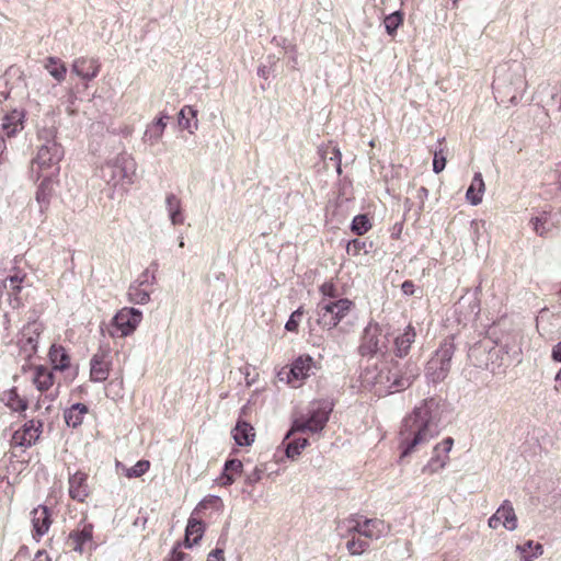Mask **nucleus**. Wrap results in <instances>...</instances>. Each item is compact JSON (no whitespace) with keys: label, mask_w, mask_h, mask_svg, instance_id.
<instances>
[{"label":"nucleus","mask_w":561,"mask_h":561,"mask_svg":"<svg viewBox=\"0 0 561 561\" xmlns=\"http://www.w3.org/2000/svg\"><path fill=\"white\" fill-rule=\"evenodd\" d=\"M442 415L443 405L435 398L425 399L414 407L403 419L399 432L400 460L438 436Z\"/></svg>","instance_id":"obj_1"},{"label":"nucleus","mask_w":561,"mask_h":561,"mask_svg":"<svg viewBox=\"0 0 561 561\" xmlns=\"http://www.w3.org/2000/svg\"><path fill=\"white\" fill-rule=\"evenodd\" d=\"M419 375L420 369L416 363L393 360L377 373L374 369H366L362 377L363 382L375 387L379 394H387L408 389Z\"/></svg>","instance_id":"obj_2"},{"label":"nucleus","mask_w":561,"mask_h":561,"mask_svg":"<svg viewBox=\"0 0 561 561\" xmlns=\"http://www.w3.org/2000/svg\"><path fill=\"white\" fill-rule=\"evenodd\" d=\"M56 137L57 128L55 126H45L38 129L39 145L36 156L31 162L32 179L38 181L41 176H57L59 174L65 151Z\"/></svg>","instance_id":"obj_3"},{"label":"nucleus","mask_w":561,"mask_h":561,"mask_svg":"<svg viewBox=\"0 0 561 561\" xmlns=\"http://www.w3.org/2000/svg\"><path fill=\"white\" fill-rule=\"evenodd\" d=\"M332 410L333 403L328 399L310 402L307 413L301 414L293 421L285 439H288L295 433H320L325 427Z\"/></svg>","instance_id":"obj_4"},{"label":"nucleus","mask_w":561,"mask_h":561,"mask_svg":"<svg viewBox=\"0 0 561 561\" xmlns=\"http://www.w3.org/2000/svg\"><path fill=\"white\" fill-rule=\"evenodd\" d=\"M389 526L379 518H363L354 515L336 525L337 535L347 538L350 535L357 534L370 540H377L385 537L389 533Z\"/></svg>","instance_id":"obj_5"},{"label":"nucleus","mask_w":561,"mask_h":561,"mask_svg":"<svg viewBox=\"0 0 561 561\" xmlns=\"http://www.w3.org/2000/svg\"><path fill=\"white\" fill-rule=\"evenodd\" d=\"M135 171L136 163L133 157L127 152H122L102 164L99 175L105 183L116 186L123 182L131 184Z\"/></svg>","instance_id":"obj_6"},{"label":"nucleus","mask_w":561,"mask_h":561,"mask_svg":"<svg viewBox=\"0 0 561 561\" xmlns=\"http://www.w3.org/2000/svg\"><path fill=\"white\" fill-rule=\"evenodd\" d=\"M455 351L456 346L453 340H445L440 343L425 366V377L430 382L438 383L447 378Z\"/></svg>","instance_id":"obj_7"},{"label":"nucleus","mask_w":561,"mask_h":561,"mask_svg":"<svg viewBox=\"0 0 561 561\" xmlns=\"http://www.w3.org/2000/svg\"><path fill=\"white\" fill-rule=\"evenodd\" d=\"M502 68L496 71V77L493 81V89L503 91L512 103H516L526 89L527 82L525 79V70L519 64H514L507 70V73H501Z\"/></svg>","instance_id":"obj_8"},{"label":"nucleus","mask_w":561,"mask_h":561,"mask_svg":"<svg viewBox=\"0 0 561 561\" xmlns=\"http://www.w3.org/2000/svg\"><path fill=\"white\" fill-rule=\"evenodd\" d=\"M353 307V301L347 298L336 300L322 298L317 305L318 323L331 330L348 314Z\"/></svg>","instance_id":"obj_9"},{"label":"nucleus","mask_w":561,"mask_h":561,"mask_svg":"<svg viewBox=\"0 0 561 561\" xmlns=\"http://www.w3.org/2000/svg\"><path fill=\"white\" fill-rule=\"evenodd\" d=\"M142 320V312L133 307H124L112 319L113 331L110 335L126 337L133 334Z\"/></svg>","instance_id":"obj_10"},{"label":"nucleus","mask_w":561,"mask_h":561,"mask_svg":"<svg viewBox=\"0 0 561 561\" xmlns=\"http://www.w3.org/2000/svg\"><path fill=\"white\" fill-rule=\"evenodd\" d=\"M387 350V337L382 334L378 323L370 322L364 330L359 354L362 356H374L382 354Z\"/></svg>","instance_id":"obj_11"},{"label":"nucleus","mask_w":561,"mask_h":561,"mask_svg":"<svg viewBox=\"0 0 561 561\" xmlns=\"http://www.w3.org/2000/svg\"><path fill=\"white\" fill-rule=\"evenodd\" d=\"M43 329L44 327L41 322L31 321L21 330L18 345L20 354L23 355L25 359H31L36 354Z\"/></svg>","instance_id":"obj_12"},{"label":"nucleus","mask_w":561,"mask_h":561,"mask_svg":"<svg viewBox=\"0 0 561 561\" xmlns=\"http://www.w3.org/2000/svg\"><path fill=\"white\" fill-rule=\"evenodd\" d=\"M454 439L451 437L444 438L433 448V454L427 463L422 468L423 473L434 474L443 470L449 461V453L453 448Z\"/></svg>","instance_id":"obj_13"},{"label":"nucleus","mask_w":561,"mask_h":561,"mask_svg":"<svg viewBox=\"0 0 561 561\" xmlns=\"http://www.w3.org/2000/svg\"><path fill=\"white\" fill-rule=\"evenodd\" d=\"M320 369V363L308 354L298 356L288 373V382L302 381Z\"/></svg>","instance_id":"obj_14"},{"label":"nucleus","mask_w":561,"mask_h":561,"mask_svg":"<svg viewBox=\"0 0 561 561\" xmlns=\"http://www.w3.org/2000/svg\"><path fill=\"white\" fill-rule=\"evenodd\" d=\"M501 525L510 531H514L517 528V516L508 500L503 501L496 512L488 520V526L492 529H496Z\"/></svg>","instance_id":"obj_15"},{"label":"nucleus","mask_w":561,"mask_h":561,"mask_svg":"<svg viewBox=\"0 0 561 561\" xmlns=\"http://www.w3.org/2000/svg\"><path fill=\"white\" fill-rule=\"evenodd\" d=\"M42 427L43 423L41 421H27L20 430L14 432L12 443L20 447H31L38 439Z\"/></svg>","instance_id":"obj_16"},{"label":"nucleus","mask_w":561,"mask_h":561,"mask_svg":"<svg viewBox=\"0 0 561 561\" xmlns=\"http://www.w3.org/2000/svg\"><path fill=\"white\" fill-rule=\"evenodd\" d=\"M100 68L96 58L78 57L72 61L71 72L82 80L91 81L99 75Z\"/></svg>","instance_id":"obj_17"},{"label":"nucleus","mask_w":561,"mask_h":561,"mask_svg":"<svg viewBox=\"0 0 561 561\" xmlns=\"http://www.w3.org/2000/svg\"><path fill=\"white\" fill-rule=\"evenodd\" d=\"M69 496L78 502H84L90 494L88 474L77 471L69 477Z\"/></svg>","instance_id":"obj_18"},{"label":"nucleus","mask_w":561,"mask_h":561,"mask_svg":"<svg viewBox=\"0 0 561 561\" xmlns=\"http://www.w3.org/2000/svg\"><path fill=\"white\" fill-rule=\"evenodd\" d=\"M164 208L172 226L183 225L185 215L181 198L174 193H167L164 198Z\"/></svg>","instance_id":"obj_19"},{"label":"nucleus","mask_w":561,"mask_h":561,"mask_svg":"<svg viewBox=\"0 0 561 561\" xmlns=\"http://www.w3.org/2000/svg\"><path fill=\"white\" fill-rule=\"evenodd\" d=\"M25 274L15 273L14 275H10L2 280V287L10 296L9 302L12 308H19L22 306V300L18 297V294L22 289Z\"/></svg>","instance_id":"obj_20"},{"label":"nucleus","mask_w":561,"mask_h":561,"mask_svg":"<svg viewBox=\"0 0 561 561\" xmlns=\"http://www.w3.org/2000/svg\"><path fill=\"white\" fill-rule=\"evenodd\" d=\"M32 525L34 530V537H37L38 541L42 536H44L51 524L49 510L47 506L39 505L38 507L32 511Z\"/></svg>","instance_id":"obj_21"},{"label":"nucleus","mask_w":561,"mask_h":561,"mask_svg":"<svg viewBox=\"0 0 561 561\" xmlns=\"http://www.w3.org/2000/svg\"><path fill=\"white\" fill-rule=\"evenodd\" d=\"M80 528L69 534V541L72 543V548L77 552L83 551V546L87 542L92 541L94 526L91 523L82 520L79 524Z\"/></svg>","instance_id":"obj_22"},{"label":"nucleus","mask_w":561,"mask_h":561,"mask_svg":"<svg viewBox=\"0 0 561 561\" xmlns=\"http://www.w3.org/2000/svg\"><path fill=\"white\" fill-rule=\"evenodd\" d=\"M24 111L13 110L2 118L1 128L7 137L11 138L24 128Z\"/></svg>","instance_id":"obj_23"},{"label":"nucleus","mask_w":561,"mask_h":561,"mask_svg":"<svg viewBox=\"0 0 561 561\" xmlns=\"http://www.w3.org/2000/svg\"><path fill=\"white\" fill-rule=\"evenodd\" d=\"M416 337L415 328L412 324H408L403 332L394 337V354L398 357H404L409 354L411 345L414 343Z\"/></svg>","instance_id":"obj_24"},{"label":"nucleus","mask_w":561,"mask_h":561,"mask_svg":"<svg viewBox=\"0 0 561 561\" xmlns=\"http://www.w3.org/2000/svg\"><path fill=\"white\" fill-rule=\"evenodd\" d=\"M168 119L169 116L167 114H161L156 121L149 124L144 134V141L150 146L158 144L162 138Z\"/></svg>","instance_id":"obj_25"},{"label":"nucleus","mask_w":561,"mask_h":561,"mask_svg":"<svg viewBox=\"0 0 561 561\" xmlns=\"http://www.w3.org/2000/svg\"><path fill=\"white\" fill-rule=\"evenodd\" d=\"M53 178L54 176H41L39 179L42 180V182L37 187L35 199L39 205L41 213L47 210L49 206L50 198L54 192Z\"/></svg>","instance_id":"obj_26"},{"label":"nucleus","mask_w":561,"mask_h":561,"mask_svg":"<svg viewBox=\"0 0 561 561\" xmlns=\"http://www.w3.org/2000/svg\"><path fill=\"white\" fill-rule=\"evenodd\" d=\"M232 436L237 445L250 446L254 442L255 432L250 423L239 420L232 430Z\"/></svg>","instance_id":"obj_27"},{"label":"nucleus","mask_w":561,"mask_h":561,"mask_svg":"<svg viewBox=\"0 0 561 561\" xmlns=\"http://www.w3.org/2000/svg\"><path fill=\"white\" fill-rule=\"evenodd\" d=\"M243 463L239 459L227 460L224 466L221 476L217 479V482L221 486L231 485L237 477L242 473Z\"/></svg>","instance_id":"obj_28"},{"label":"nucleus","mask_w":561,"mask_h":561,"mask_svg":"<svg viewBox=\"0 0 561 561\" xmlns=\"http://www.w3.org/2000/svg\"><path fill=\"white\" fill-rule=\"evenodd\" d=\"M485 191L484 181L480 172L474 173L471 184L469 185L466 198L472 206H477L482 202Z\"/></svg>","instance_id":"obj_29"},{"label":"nucleus","mask_w":561,"mask_h":561,"mask_svg":"<svg viewBox=\"0 0 561 561\" xmlns=\"http://www.w3.org/2000/svg\"><path fill=\"white\" fill-rule=\"evenodd\" d=\"M43 68L58 82L61 83L65 81L67 76V66L66 64L57 58L49 56L43 60Z\"/></svg>","instance_id":"obj_30"},{"label":"nucleus","mask_w":561,"mask_h":561,"mask_svg":"<svg viewBox=\"0 0 561 561\" xmlns=\"http://www.w3.org/2000/svg\"><path fill=\"white\" fill-rule=\"evenodd\" d=\"M520 561H534L543 554V546L533 540L515 547Z\"/></svg>","instance_id":"obj_31"},{"label":"nucleus","mask_w":561,"mask_h":561,"mask_svg":"<svg viewBox=\"0 0 561 561\" xmlns=\"http://www.w3.org/2000/svg\"><path fill=\"white\" fill-rule=\"evenodd\" d=\"M90 378L94 382H102L107 379L110 374L108 364L104 360L103 355L95 354L91 358Z\"/></svg>","instance_id":"obj_32"},{"label":"nucleus","mask_w":561,"mask_h":561,"mask_svg":"<svg viewBox=\"0 0 561 561\" xmlns=\"http://www.w3.org/2000/svg\"><path fill=\"white\" fill-rule=\"evenodd\" d=\"M179 126L194 134L198 126L197 111L190 105H185L179 112Z\"/></svg>","instance_id":"obj_33"},{"label":"nucleus","mask_w":561,"mask_h":561,"mask_svg":"<svg viewBox=\"0 0 561 561\" xmlns=\"http://www.w3.org/2000/svg\"><path fill=\"white\" fill-rule=\"evenodd\" d=\"M204 530L205 526L203 522L195 518L192 514L185 529V542L187 543V547H192L194 543H197L203 537Z\"/></svg>","instance_id":"obj_34"},{"label":"nucleus","mask_w":561,"mask_h":561,"mask_svg":"<svg viewBox=\"0 0 561 561\" xmlns=\"http://www.w3.org/2000/svg\"><path fill=\"white\" fill-rule=\"evenodd\" d=\"M33 382L38 391H46L54 385V374L47 367L37 366L34 370Z\"/></svg>","instance_id":"obj_35"},{"label":"nucleus","mask_w":561,"mask_h":561,"mask_svg":"<svg viewBox=\"0 0 561 561\" xmlns=\"http://www.w3.org/2000/svg\"><path fill=\"white\" fill-rule=\"evenodd\" d=\"M88 413V407L83 403H75L64 413L65 422L68 426H79L84 415Z\"/></svg>","instance_id":"obj_36"},{"label":"nucleus","mask_w":561,"mask_h":561,"mask_svg":"<svg viewBox=\"0 0 561 561\" xmlns=\"http://www.w3.org/2000/svg\"><path fill=\"white\" fill-rule=\"evenodd\" d=\"M1 400L14 412H23L27 409V401L19 396L16 388L4 391Z\"/></svg>","instance_id":"obj_37"},{"label":"nucleus","mask_w":561,"mask_h":561,"mask_svg":"<svg viewBox=\"0 0 561 561\" xmlns=\"http://www.w3.org/2000/svg\"><path fill=\"white\" fill-rule=\"evenodd\" d=\"M152 289L141 287L139 284H130L127 296L128 301L136 305H146L150 301Z\"/></svg>","instance_id":"obj_38"},{"label":"nucleus","mask_w":561,"mask_h":561,"mask_svg":"<svg viewBox=\"0 0 561 561\" xmlns=\"http://www.w3.org/2000/svg\"><path fill=\"white\" fill-rule=\"evenodd\" d=\"M49 358L55 369L65 370L70 366V357L62 346L53 345Z\"/></svg>","instance_id":"obj_39"},{"label":"nucleus","mask_w":561,"mask_h":561,"mask_svg":"<svg viewBox=\"0 0 561 561\" xmlns=\"http://www.w3.org/2000/svg\"><path fill=\"white\" fill-rule=\"evenodd\" d=\"M403 23V13L400 10H397L383 19V25L388 35L393 36L399 28V26Z\"/></svg>","instance_id":"obj_40"},{"label":"nucleus","mask_w":561,"mask_h":561,"mask_svg":"<svg viewBox=\"0 0 561 561\" xmlns=\"http://www.w3.org/2000/svg\"><path fill=\"white\" fill-rule=\"evenodd\" d=\"M356 534L350 535L346 541V550L351 556H362L369 549V543L366 540L355 538Z\"/></svg>","instance_id":"obj_41"},{"label":"nucleus","mask_w":561,"mask_h":561,"mask_svg":"<svg viewBox=\"0 0 561 561\" xmlns=\"http://www.w3.org/2000/svg\"><path fill=\"white\" fill-rule=\"evenodd\" d=\"M309 445L307 438H296L293 442L288 443L286 446V456L287 458L295 459L298 457L301 451Z\"/></svg>","instance_id":"obj_42"},{"label":"nucleus","mask_w":561,"mask_h":561,"mask_svg":"<svg viewBox=\"0 0 561 561\" xmlns=\"http://www.w3.org/2000/svg\"><path fill=\"white\" fill-rule=\"evenodd\" d=\"M208 507L220 510L222 507V501L219 496L216 495H209L203 499L195 510L193 511V515L199 514L202 511L207 510Z\"/></svg>","instance_id":"obj_43"},{"label":"nucleus","mask_w":561,"mask_h":561,"mask_svg":"<svg viewBox=\"0 0 561 561\" xmlns=\"http://www.w3.org/2000/svg\"><path fill=\"white\" fill-rule=\"evenodd\" d=\"M371 228V224L366 215H357L352 221L351 229L358 236L366 233Z\"/></svg>","instance_id":"obj_44"},{"label":"nucleus","mask_w":561,"mask_h":561,"mask_svg":"<svg viewBox=\"0 0 561 561\" xmlns=\"http://www.w3.org/2000/svg\"><path fill=\"white\" fill-rule=\"evenodd\" d=\"M150 467V462L148 460H139L133 467L126 469V477L128 478H138L145 474Z\"/></svg>","instance_id":"obj_45"},{"label":"nucleus","mask_w":561,"mask_h":561,"mask_svg":"<svg viewBox=\"0 0 561 561\" xmlns=\"http://www.w3.org/2000/svg\"><path fill=\"white\" fill-rule=\"evenodd\" d=\"M156 282L154 273H150L148 268H146L137 279H135L131 284H139L141 287H152Z\"/></svg>","instance_id":"obj_46"},{"label":"nucleus","mask_w":561,"mask_h":561,"mask_svg":"<svg viewBox=\"0 0 561 561\" xmlns=\"http://www.w3.org/2000/svg\"><path fill=\"white\" fill-rule=\"evenodd\" d=\"M264 471H265L264 466L254 467V469L251 472H248L245 474V478H244L245 484L254 485L255 483H257L262 479Z\"/></svg>","instance_id":"obj_47"},{"label":"nucleus","mask_w":561,"mask_h":561,"mask_svg":"<svg viewBox=\"0 0 561 561\" xmlns=\"http://www.w3.org/2000/svg\"><path fill=\"white\" fill-rule=\"evenodd\" d=\"M304 314L302 308L295 310L285 324V329L290 332L297 331L298 323Z\"/></svg>","instance_id":"obj_48"},{"label":"nucleus","mask_w":561,"mask_h":561,"mask_svg":"<svg viewBox=\"0 0 561 561\" xmlns=\"http://www.w3.org/2000/svg\"><path fill=\"white\" fill-rule=\"evenodd\" d=\"M320 293L322 294V298H327L330 300H336L337 289L335 285L331 282H325L320 286Z\"/></svg>","instance_id":"obj_49"},{"label":"nucleus","mask_w":561,"mask_h":561,"mask_svg":"<svg viewBox=\"0 0 561 561\" xmlns=\"http://www.w3.org/2000/svg\"><path fill=\"white\" fill-rule=\"evenodd\" d=\"M446 167V157L443 153V150L434 152L433 159V171L435 173H440Z\"/></svg>","instance_id":"obj_50"},{"label":"nucleus","mask_w":561,"mask_h":561,"mask_svg":"<svg viewBox=\"0 0 561 561\" xmlns=\"http://www.w3.org/2000/svg\"><path fill=\"white\" fill-rule=\"evenodd\" d=\"M365 247V243L358 239H354L350 241L346 245V251L348 254L357 255L363 248Z\"/></svg>","instance_id":"obj_51"},{"label":"nucleus","mask_w":561,"mask_h":561,"mask_svg":"<svg viewBox=\"0 0 561 561\" xmlns=\"http://www.w3.org/2000/svg\"><path fill=\"white\" fill-rule=\"evenodd\" d=\"M530 224L538 236L542 237L546 234L547 229L545 227V220L541 217L531 218Z\"/></svg>","instance_id":"obj_52"},{"label":"nucleus","mask_w":561,"mask_h":561,"mask_svg":"<svg viewBox=\"0 0 561 561\" xmlns=\"http://www.w3.org/2000/svg\"><path fill=\"white\" fill-rule=\"evenodd\" d=\"M206 561H225L224 549L216 548L215 550L210 551Z\"/></svg>","instance_id":"obj_53"},{"label":"nucleus","mask_w":561,"mask_h":561,"mask_svg":"<svg viewBox=\"0 0 561 561\" xmlns=\"http://www.w3.org/2000/svg\"><path fill=\"white\" fill-rule=\"evenodd\" d=\"M186 557V553L179 549H173L170 557L165 559V561H183Z\"/></svg>","instance_id":"obj_54"},{"label":"nucleus","mask_w":561,"mask_h":561,"mask_svg":"<svg viewBox=\"0 0 561 561\" xmlns=\"http://www.w3.org/2000/svg\"><path fill=\"white\" fill-rule=\"evenodd\" d=\"M402 293L407 296L414 294V284L412 280H405L401 285Z\"/></svg>","instance_id":"obj_55"},{"label":"nucleus","mask_w":561,"mask_h":561,"mask_svg":"<svg viewBox=\"0 0 561 561\" xmlns=\"http://www.w3.org/2000/svg\"><path fill=\"white\" fill-rule=\"evenodd\" d=\"M56 397H57V391L55 393L46 394V396H44V398H38L35 409H37V410L41 409L45 404V401L47 399L49 402H51L55 400Z\"/></svg>","instance_id":"obj_56"},{"label":"nucleus","mask_w":561,"mask_h":561,"mask_svg":"<svg viewBox=\"0 0 561 561\" xmlns=\"http://www.w3.org/2000/svg\"><path fill=\"white\" fill-rule=\"evenodd\" d=\"M551 357L554 362L561 363V342L552 347Z\"/></svg>","instance_id":"obj_57"},{"label":"nucleus","mask_w":561,"mask_h":561,"mask_svg":"<svg viewBox=\"0 0 561 561\" xmlns=\"http://www.w3.org/2000/svg\"><path fill=\"white\" fill-rule=\"evenodd\" d=\"M331 160H335L336 170L339 173H341V151L337 147L333 148V157H331Z\"/></svg>","instance_id":"obj_58"},{"label":"nucleus","mask_w":561,"mask_h":561,"mask_svg":"<svg viewBox=\"0 0 561 561\" xmlns=\"http://www.w3.org/2000/svg\"><path fill=\"white\" fill-rule=\"evenodd\" d=\"M32 561H51L45 550H38Z\"/></svg>","instance_id":"obj_59"},{"label":"nucleus","mask_w":561,"mask_h":561,"mask_svg":"<svg viewBox=\"0 0 561 561\" xmlns=\"http://www.w3.org/2000/svg\"><path fill=\"white\" fill-rule=\"evenodd\" d=\"M257 76L266 79L267 76H268V67L267 66H260L257 68Z\"/></svg>","instance_id":"obj_60"},{"label":"nucleus","mask_w":561,"mask_h":561,"mask_svg":"<svg viewBox=\"0 0 561 561\" xmlns=\"http://www.w3.org/2000/svg\"><path fill=\"white\" fill-rule=\"evenodd\" d=\"M554 380H556V386H554L556 391L561 392V369L557 373Z\"/></svg>","instance_id":"obj_61"},{"label":"nucleus","mask_w":561,"mask_h":561,"mask_svg":"<svg viewBox=\"0 0 561 561\" xmlns=\"http://www.w3.org/2000/svg\"><path fill=\"white\" fill-rule=\"evenodd\" d=\"M419 193H420V195L427 196L428 191H427V188H425V187H421V188L419 190Z\"/></svg>","instance_id":"obj_62"},{"label":"nucleus","mask_w":561,"mask_h":561,"mask_svg":"<svg viewBox=\"0 0 561 561\" xmlns=\"http://www.w3.org/2000/svg\"><path fill=\"white\" fill-rule=\"evenodd\" d=\"M179 247H180V248H183V247H184V238H183V237H180V238H179Z\"/></svg>","instance_id":"obj_63"},{"label":"nucleus","mask_w":561,"mask_h":561,"mask_svg":"<svg viewBox=\"0 0 561 561\" xmlns=\"http://www.w3.org/2000/svg\"><path fill=\"white\" fill-rule=\"evenodd\" d=\"M558 98V94H552V99L556 100Z\"/></svg>","instance_id":"obj_64"}]
</instances>
